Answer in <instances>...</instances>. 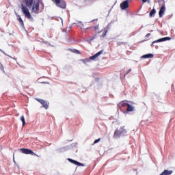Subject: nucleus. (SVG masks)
<instances>
[{
	"label": "nucleus",
	"mask_w": 175,
	"mask_h": 175,
	"mask_svg": "<svg viewBox=\"0 0 175 175\" xmlns=\"http://www.w3.org/2000/svg\"><path fill=\"white\" fill-rule=\"evenodd\" d=\"M101 54H103V50H101L99 52H98L97 53H96L95 55H94L93 56H91L90 57V59H93L94 61H95V59H98L99 55H100Z\"/></svg>",
	"instance_id": "nucleus-8"
},
{
	"label": "nucleus",
	"mask_w": 175,
	"mask_h": 175,
	"mask_svg": "<svg viewBox=\"0 0 175 175\" xmlns=\"http://www.w3.org/2000/svg\"><path fill=\"white\" fill-rule=\"evenodd\" d=\"M143 3H146L147 2V0H142Z\"/></svg>",
	"instance_id": "nucleus-27"
},
{
	"label": "nucleus",
	"mask_w": 175,
	"mask_h": 175,
	"mask_svg": "<svg viewBox=\"0 0 175 175\" xmlns=\"http://www.w3.org/2000/svg\"><path fill=\"white\" fill-rule=\"evenodd\" d=\"M155 13H157V10H155V8H153L149 14L150 17H154L155 16Z\"/></svg>",
	"instance_id": "nucleus-16"
},
{
	"label": "nucleus",
	"mask_w": 175,
	"mask_h": 175,
	"mask_svg": "<svg viewBox=\"0 0 175 175\" xmlns=\"http://www.w3.org/2000/svg\"><path fill=\"white\" fill-rule=\"evenodd\" d=\"M142 58H144V59L154 58V55L151 53L144 55L143 56H142Z\"/></svg>",
	"instance_id": "nucleus-15"
},
{
	"label": "nucleus",
	"mask_w": 175,
	"mask_h": 175,
	"mask_svg": "<svg viewBox=\"0 0 175 175\" xmlns=\"http://www.w3.org/2000/svg\"><path fill=\"white\" fill-rule=\"evenodd\" d=\"M21 10L26 18H28L29 20H33V18H32V15H31V12H29V10L27 6L21 4Z\"/></svg>",
	"instance_id": "nucleus-1"
},
{
	"label": "nucleus",
	"mask_w": 175,
	"mask_h": 175,
	"mask_svg": "<svg viewBox=\"0 0 175 175\" xmlns=\"http://www.w3.org/2000/svg\"><path fill=\"white\" fill-rule=\"evenodd\" d=\"M17 21L21 25L22 28H25V26L24 25V21H23V18H21V16L16 14Z\"/></svg>",
	"instance_id": "nucleus-10"
},
{
	"label": "nucleus",
	"mask_w": 175,
	"mask_h": 175,
	"mask_svg": "<svg viewBox=\"0 0 175 175\" xmlns=\"http://www.w3.org/2000/svg\"><path fill=\"white\" fill-rule=\"evenodd\" d=\"M21 121L23 122V126H24L25 125V118H24V116L21 117Z\"/></svg>",
	"instance_id": "nucleus-20"
},
{
	"label": "nucleus",
	"mask_w": 175,
	"mask_h": 175,
	"mask_svg": "<svg viewBox=\"0 0 175 175\" xmlns=\"http://www.w3.org/2000/svg\"><path fill=\"white\" fill-rule=\"evenodd\" d=\"M128 103H122V102L120 103L119 104H118V107H128Z\"/></svg>",
	"instance_id": "nucleus-17"
},
{
	"label": "nucleus",
	"mask_w": 175,
	"mask_h": 175,
	"mask_svg": "<svg viewBox=\"0 0 175 175\" xmlns=\"http://www.w3.org/2000/svg\"><path fill=\"white\" fill-rule=\"evenodd\" d=\"M134 108L132 105H131L130 104H129L127 105V108H126V111H133Z\"/></svg>",
	"instance_id": "nucleus-18"
},
{
	"label": "nucleus",
	"mask_w": 175,
	"mask_h": 175,
	"mask_svg": "<svg viewBox=\"0 0 175 175\" xmlns=\"http://www.w3.org/2000/svg\"><path fill=\"white\" fill-rule=\"evenodd\" d=\"M85 61H90V59H83V62H85Z\"/></svg>",
	"instance_id": "nucleus-28"
},
{
	"label": "nucleus",
	"mask_w": 175,
	"mask_h": 175,
	"mask_svg": "<svg viewBox=\"0 0 175 175\" xmlns=\"http://www.w3.org/2000/svg\"><path fill=\"white\" fill-rule=\"evenodd\" d=\"M40 8H39V0H35L33 3L31 12L38 14L39 13Z\"/></svg>",
	"instance_id": "nucleus-2"
},
{
	"label": "nucleus",
	"mask_w": 175,
	"mask_h": 175,
	"mask_svg": "<svg viewBox=\"0 0 175 175\" xmlns=\"http://www.w3.org/2000/svg\"><path fill=\"white\" fill-rule=\"evenodd\" d=\"M170 39L171 38L170 37H165V38H159L157 40L153 41L152 44H154V43H158L159 42H166V40H170Z\"/></svg>",
	"instance_id": "nucleus-11"
},
{
	"label": "nucleus",
	"mask_w": 175,
	"mask_h": 175,
	"mask_svg": "<svg viewBox=\"0 0 175 175\" xmlns=\"http://www.w3.org/2000/svg\"><path fill=\"white\" fill-rule=\"evenodd\" d=\"M129 8V0L124 1L120 3V9L122 10H125Z\"/></svg>",
	"instance_id": "nucleus-6"
},
{
	"label": "nucleus",
	"mask_w": 175,
	"mask_h": 175,
	"mask_svg": "<svg viewBox=\"0 0 175 175\" xmlns=\"http://www.w3.org/2000/svg\"><path fill=\"white\" fill-rule=\"evenodd\" d=\"M8 55V57H10V58H12V57L9 56V55Z\"/></svg>",
	"instance_id": "nucleus-29"
},
{
	"label": "nucleus",
	"mask_w": 175,
	"mask_h": 175,
	"mask_svg": "<svg viewBox=\"0 0 175 175\" xmlns=\"http://www.w3.org/2000/svg\"><path fill=\"white\" fill-rule=\"evenodd\" d=\"M165 5H162L159 12V17H163V14H165Z\"/></svg>",
	"instance_id": "nucleus-13"
},
{
	"label": "nucleus",
	"mask_w": 175,
	"mask_h": 175,
	"mask_svg": "<svg viewBox=\"0 0 175 175\" xmlns=\"http://www.w3.org/2000/svg\"><path fill=\"white\" fill-rule=\"evenodd\" d=\"M131 72H132V69L130 68L126 72V73L124 75V77H126V75H129V73H131Z\"/></svg>",
	"instance_id": "nucleus-22"
},
{
	"label": "nucleus",
	"mask_w": 175,
	"mask_h": 175,
	"mask_svg": "<svg viewBox=\"0 0 175 175\" xmlns=\"http://www.w3.org/2000/svg\"><path fill=\"white\" fill-rule=\"evenodd\" d=\"M36 157H39V156H38V154H36Z\"/></svg>",
	"instance_id": "nucleus-30"
},
{
	"label": "nucleus",
	"mask_w": 175,
	"mask_h": 175,
	"mask_svg": "<svg viewBox=\"0 0 175 175\" xmlns=\"http://www.w3.org/2000/svg\"><path fill=\"white\" fill-rule=\"evenodd\" d=\"M21 152L23 154H30V155H36V153H35L32 150L28 149V148H21Z\"/></svg>",
	"instance_id": "nucleus-5"
},
{
	"label": "nucleus",
	"mask_w": 175,
	"mask_h": 175,
	"mask_svg": "<svg viewBox=\"0 0 175 175\" xmlns=\"http://www.w3.org/2000/svg\"><path fill=\"white\" fill-rule=\"evenodd\" d=\"M150 36H151V33H148L145 36V38L147 39L148 38H150Z\"/></svg>",
	"instance_id": "nucleus-24"
},
{
	"label": "nucleus",
	"mask_w": 175,
	"mask_h": 175,
	"mask_svg": "<svg viewBox=\"0 0 175 175\" xmlns=\"http://www.w3.org/2000/svg\"><path fill=\"white\" fill-rule=\"evenodd\" d=\"M107 33V30H105V33L103 34V38H105V36H106Z\"/></svg>",
	"instance_id": "nucleus-25"
},
{
	"label": "nucleus",
	"mask_w": 175,
	"mask_h": 175,
	"mask_svg": "<svg viewBox=\"0 0 175 175\" xmlns=\"http://www.w3.org/2000/svg\"><path fill=\"white\" fill-rule=\"evenodd\" d=\"M122 135V131L117 129L114 132L113 137L115 139H117V137H120Z\"/></svg>",
	"instance_id": "nucleus-9"
},
{
	"label": "nucleus",
	"mask_w": 175,
	"mask_h": 175,
	"mask_svg": "<svg viewBox=\"0 0 175 175\" xmlns=\"http://www.w3.org/2000/svg\"><path fill=\"white\" fill-rule=\"evenodd\" d=\"M53 2H54L55 3H58L59 2V0H52Z\"/></svg>",
	"instance_id": "nucleus-26"
},
{
	"label": "nucleus",
	"mask_w": 175,
	"mask_h": 175,
	"mask_svg": "<svg viewBox=\"0 0 175 175\" xmlns=\"http://www.w3.org/2000/svg\"><path fill=\"white\" fill-rule=\"evenodd\" d=\"M25 3L27 8H31L32 6V4L33 3V0H25Z\"/></svg>",
	"instance_id": "nucleus-14"
},
{
	"label": "nucleus",
	"mask_w": 175,
	"mask_h": 175,
	"mask_svg": "<svg viewBox=\"0 0 175 175\" xmlns=\"http://www.w3.org/2000/svg\"><path fill=\"white\" fill-rule=\"evenodd\" d=\"M36 101L39 102V103H40L46 110L49 109V102L40 98H36Z\"/></svg>",
	"instance_id": "nucleus-4"
},
{
	"label": "nucleus",
	"mask_w": 175,
	"mask_h": 175,
	"mask_svg": "<svg viewBox=\"0 0 175 175\" xmlns=\"http://www.w3.org/2000/svg\"><path fill=\"white\" fill-rule=\"evenodd\" d=\"M55 5L62 9H65L66 8V3L64 0H59L58 3H55Z\"/></svg>",
	"instance_id": "nucleus-7"
},
{
	"label": "nucleus",
	"mask_w": 175,
	"mask_h": 175,
	"mask_svg": "<svg viewBox=\"0 0 175 175\" xmlns=\"http://www.w3.org/2000/svg\"><path fill=\"white\" fill-rule=\"evenodd\" d=\"M68 160L69 161V162H70L71 163H73L74 165H77L78 166H84V164L80 162H78L76 160H73L72 159H68Z\"/></svg>",
	"instance_id": "nucleus-12"
},
{
	"label": "nucleus",
	"mask_w": 175,
	"mask_h": 175,
	"mask_svg": "<svg viewBox=\"0 0 175 175\" xmlns=\"http://www.w3.org/2000/svg\"><path fill=\"white\" fill-rule=\"evenodd\" d=\"M99 142H100V138H98V139H96V140L94 142V144H96V143H99Z\"/></svg>",
	"instance_id": "nucleus-23"
},
{
	"label": "nucleus",
	"mask_w": 175,
	"mask_h": 175,
	"mask_svg": "<svg viewBox=\"0 0 175 175\" xmlns=\"http://www.w3.org/2000/svg\"><path fill=\"white\" fill-rule=\"evenodd\" d=\"M96 34H95L93 36L89 37L88 40L89 42H92V40H94V39H96Z\"/></svg>",
	"instance_id": "nucleus-19"
},
{
	"label": "nucleus",
	"mask_w": 175,
	"mask_h": 175,
	"mask_svg": "<svg viewBox=\"0 0 175 175\" xmlns=\"http://www.w3.org/2000/svg\"><path fill=\"white\" fill-rule=\"evenodd\" d=\"M85 29H89L90 32L92 35H96L99 31V25L91 26L90 27H87Z\"/></svg>",
	"instance_id": "nucleus-3"
},
{
	"label": "nucleus",
	"mask_w": 175,
	"mask_h": 175,
	"mask_svg": "<svg viewBox=\"0 0 175 175\" xmlns=\"http://www.w3.org/2000/svg\"><path fill=\"white\" fill-rule=\"evenodd\" d=\"M71 51L72 53H75V54H81V53H80V51L79 50H77V49H72Z\"/></svg>",
	"instance_id": "nucleus-21"
}]
</instances>
